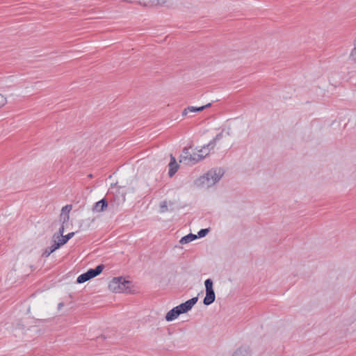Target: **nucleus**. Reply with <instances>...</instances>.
I'll list each match as a JSON object with an SVG mask.
<instances>
[{
  "instance_id": "nucleus-1",
  "label": "nucleus",
  "mask_w": 356,
  "mask_h": 356,
  "mask_svg": "<svg viewBox=\"0 0 356 356\" xmlns=\"http://www.w3.org/2000/svg\"><path fill=\"white\" fill-rule=\"evenodd\" d=\"M223 174L224 172L221 168L212 169L202 177V183H204V180H207V186H212L221 179Z\"/></svg>"
},
{
  "instance_id": "nucleus-2",
  "label": "nucleus",
  "mask_w": 356,
  "mask_h": 356,
  "mask_svg": "<svg viewBox=\"0 0 356 356\" xmlns=\"http://www.w3.org/2000/svg\"><path fill=\"white\" fill-rule=\"evenodd\" d=\"M198 300V296L193 297L186 302L181 303L178 306H176V308L178 309L180 314L187 313L189 312L193 307L197 303Z\"/></svg>"
},
{
  "instance_id": "nucleus-3",
  "label": "nucleus",
  "mask_w": 356,
  "mask_h": 356,
  "mask_svg": "<svg viewBox=\"0 0 356 356\" xmlns=\"http://www.w3.org/2000/svg\"><path fill=\"white\" fill-rule=\"evenodd\" d=\"M125 195L126 193L124 191L122 187H119L115 194L113 195V197L111 199V202L113 201L117 203V204H120L124 203L125 202Z\"/></svg>"
},
{
  "instance_id": "nucleus-4",
  "label": "nucleus",
  "mask_w": 356,
  "mask_h": 356,
  "mask_svg": "<svg viewBox=\"0 0 356 356\" xmlns=\"http://www.w3.org/2000/svg\"><path fill=\"white\" fill-rule=\"evenodd\" d=\"M108 206V202L106 197L102 198L99 201L95 203L92 206V211L93 212H102L106 210V209Z\"/></svg>"
},
{
  "instance_id": "nucleus-5",
  "label": "nucleus",
  "mask_w": 356,
  "mask_h": 356,
  "mask_svg": "<svg viewBox=\"0 0 356 356\" xmlns=\"http://www.w3.org/2000/svg\"><path fill=\"white\" fill-rule=\"evenodd\" d=\"M120 293H131V287L133 286L132 282L129 280H126L122 277H120Z\"/></svg>"
},
{
  "instance_id": "nucleus-6",
  "label": "nucleus",
  "mask_w": 356,
  "mask_h": 356,
  "mask_svg": "<svg viewBox=\"0 0 356 356\" xmlns=\"http://www.w3.org/2000/svg\"><path fill=\"white\" fill-rule=\"evenodd\" d=\"M108 289L115 293H120V277H113L108 284Z\"/></svg>"
},
{
  "instance_id": "nucleus-7",
  "label": "nucleus",
  "mask_w": 356,
  "mask_h": 356,
  "mask_svg": "<svg viewBox=\"0 0 356 356\" xmlns=\"http://www.w3.org/2000/svg\"><path fill=\"white\" fill-rule=\"evenodd\" d=\"M104 267V265L101 264L94 268L88 269L86 272L88 274H89L90 279L94 278L96 276L99 275L102 272Z\"/></svg>"
},
{
  "instance_id": "nucleus-8",
  "label": "nucleus",
  "mask_w": 356,
  "mask_h": 356,
  "mask_svg": "<svg viewBox=\"0 0 356 356\" xmlns=\"http://www.w3.org/2000/svg\"><path fill=\"white\" fill-rule=\"evenodd\" d=\"M215 300H216V295H215L214 290L206 291V296L204 297V298L203 300V304L207 306L210 305L213 302H214Z\"/></svg>"
},
{
  "instance_id": "nucleus-9",
  "label": "nucleus",
  "mask_w": 356,
  "mask_h": 356,
  "mask_svg": "<svg viewBox=\"0 0 356 356\" xmlns=\"http://www.w3.org/2000/svg\"><path fill=\"white\" fill-rule=\"evenodd\" d=\"M232 356H251V350L248 346H241L234 352Z\"/></svg>"
},
{
  "instance_id": "nucleus-10",
  "label": "nucleus",
  "mask_w": 356,
  "mask_h": 356,
  "mask_svg": "<svg viewBox=\"0 0 356 356\" xmlns=\"http://www.w3.org/2000/svg\"><path fill=\"white\" fill-rule=\"evenodd\" d=\"M179 315L180 313L179 312L178 309L175 307L166 314L165 318L167 321L170 322L176 319Z\"/></svg>"
},
{
  "instance_id": "nucleus-11",
  "label": "nucleus",
  "mask_w": 356,
  "mask_h": 356,
  "mask_svg": "<svg viewBox=\"0 0 356 356\" xmlns=\"http://www.w3.org/2000/svg\"><path fill=\"white\" fill-rule=\"evenodd\" d=\"M54 244L50 247L47 248L42 254V257H48L52 252L60 248V247L57 243L56 240H53Z\"/></svg>"
},
{
  "instance_id": "nucleus-12",
  "label": "nucleus",
  "mask_w": 356,
  "mask_h": 356,
  "mask_svg": "<svg viewBox=\"0 0 356 356\" xmlns=\"http://www.w3.org/2000/svg\"><path fill=\"white\" fill-rule=\"evenodd\" d=\"M74 234L75 232H70L65 236L63 234L60 238L56 239V242L59 246L61 247L62 245L67 243V241L74 236Z\"/></svg>"
},
{
  "instance_id": "nucleus-13",
  "label": "nucleus",
  "mask_w": 356,
  "mask_h": 356,
  "mask_svg": "<svg viewBox=\"0 0 356 356\" xmlns=\"http://www.w3.org/2000/svg\"><path fill=\"white\" fill-rule=\"evenodd\" d=\"M197 238V236L196 234H192V233H190L184 236H183L180 241H179V243L181 244H186V243H188L195 239Z\"/></svg>"
},
{
  "instance_id": "nucleus-14",
  "label": "nucleus",
  "mask_w": 356,
  "mask_h": 356,
  "mask_svg": "<svg viewBox=\"0 0 356 356\" xmlns=\"http://www.w3.org/2000/svg\"><path fill=\"white\" fill-rule=\"evenodd\" d=\"M168 0H145L143 6H153L157 5H163L166 3Z\"/></svg>"
},
{
  "instance_id": "nucleus-15",
  "label": "nucleus",
  "mask_w": 356,
  "mask_h": 356,
  "mask_svg": "<svg viewBox=\"0 0 356 356\" xmlns=\"http://www.w3.org/2000/svg\"><path fill=\"white\" fill-rule=\"evenodd\" d=\"M192 156H193V155L191 154L189 152V148L185 147L182 150V154L180 156L181 159L179 161L181 162L182 161H186V160H188L190 161V157H192Z\"/></svg>"
},
{
  "instance_id": "nucleus-16",
  "label": "nucleus",
  "mask_w": 356,
  "mask_h": 356,
  "mask_svg": "<svg viewBox=\"0 0 356 356\" xmlns=\"http://www.w3.org/2000/svg\"><path fill=\"white\" fill-rule=\"evenodd\" d=\"M207 155H208V152H207L205 154V155H203L202 154H194L192 157H190V161L192 162L193 164L197 163V162H199L201 160H202L203 159H204L205 156Z\"/></svg>"
},
{
  "instance_id": "nucleus-17",
  "label": "nucleus",
  "mask_w": 356,
  "mask_h": 356,
  "mask_svg": "<svg viewBox=\"0 0 356 356\" xmlns=\"http://www.w3.org/2000/svg\"><path fill=\"white\" fill-rule=\"evenodd\" d=\"M89 274L87 272L81 274L76 279V283L82 284L86 282L88 280H90Z\"/></svg>"
},
{
  "instance_id": "nucleus-18",
  "label": "nucleus",
  "mask_w": 356,
  "mask_h": 356,
  "mask_svg": "<svg viewBox=\"0 0 356 356\" xmlns=\"http://www.w3.org/2000/svg\"><path fill=\"white\" fill-rule=\"evenodd\" d=\"M168 166H169L168 175L170 177H172L175 175V173L178 170L179 165L177 163H174L173 165H172L171 164H169Z\"/></svg>"
},
{
  "instance_id": "nucleus-19",
  "label": "nucleus",
  "mask_w": 356,
  "mask_h": 356,
  "mask_svg": "<svg viewBox=\"0 0 356 356\" xmlns=\"http://www.w3.org/2000/svg\"><path fill=\"white\" fill-rule=\"evenodd\" d=\"M216 145V143L213 142V140H212L207 145L203 146L202 149H200L199 152H203L204 149H208V152H209L211 149H213L214 148Z\"/></svg>"
},
{
  "instance_id": "nucleus-20",
  "label": "nucleus",
  "mask_w": 356,
  "mask_h": 356,
  "mask_svg": "<svg viewBox=\"0 0 356 356\" xmlns=\"http://www.w3.org/2000/svg\"><path fill=\"white\" fill-rule=\"evenodd\" d=\"M65 230L64 225H61L58 231L53 235V240H56L57 238H60V236L63 234Z\"/></svg>"
},
{
  "instance_id": "nucleus-21",
  "label": "nucleus",
  "mask_w": 356,
  "mask_h": 356,
  "mask_svg": "<svg viewBox=\"0 0 356 356\" xmlns=\"http://www.w3.org/2000/svg\"><path fill=\"white\" fill-rule=\"evenodd\" d=\"M213 282L211 278H208L204 281V286H205L206 291L213 290Z\"/></svg>"
},
{
  "instance_id": "nucleus-22",
  "label": "nucleus",
  "mask_w": 356,
  "mask_h": 356,
  "mask_svg": "<svg viewBox=\"0 0 356 356\" xmlns=\"http://www.w3.org/2000/svg\"><path fill=\"white\" fill-rule=\"evenodd\" d=\"M209 232H210V228L201 229L197 232V238H203V237L206 236Z\"/></svg>"
},
{
  "instance_id": "nucleus-23",
  "label": "nucleus",
  "mask_w": 356,
  "mask_h": 356,
  "mask_svg": "<svg viewBox=\"0 0 356 356\" xmlns=\"http://www.w3.org/2000/svg\"><path fill=\"white\" fill-rule=\"evenodd\" d=\"M70 216L68 213H61L60 215V221L62 222V225H65L69 221Z\"/></svg>"
},
{
  "instance_id": "nucleus-24",
  "label": "nucleus",
  "mask_w": 356,
  "mask_h": 356,
  "mask_svg": "<svg viewBox=\"0 0 356 356\" xmlns=\"http://www.w3.org/2000/svg\"><path fill=\"white\" fill-rule=\"evenodd\" d=\"M168 203L166 201H163L160 203V211L164 213L168 211Z\"/></svg>"
},
{
  "instance_id": "nucleus-25",
  "label": "nucleus",
  "mask_w": 356,
  "mask_h": 356,
  "mask_svg": "<svg viewBox=\"0 0 356 356\" xmlns=\"http://www.w3.org/2000/svg\"><path fill=\"white\" fill-rule=\"evenodd\" d=\"M72 206L71 204H67L62 208L61 213L69 214V213L72 210Z\"/></svg>"
},
{
  "instance_id": "nucleus-26",
  "label": "nucleus",
  "mask_w": 356,
  "mask_h": 356,
  "mask_svg": "<svg viewBox=\"0 0 356 356\" xmlns=\"http://www.w3.org/2000/svg\"><path fill=\"white\" fill-rule=\"evenodd\" d=\"M188 109L190 112H200L202 111V106L196 107V106H188Z\"/></svg>"
},
{
  "instance_id": "nucleus-27",
  "label": "nucleus",
  "mask_w": 356,
  "mask_h": 356,
  "mask_svg": "<svg viewBox=\"0 0 356 356\" xmlns=\"http://www.w3.org/2000/svg\"><path fill=\"white\" fill-rule=\"evenodd\" d=\"M7 102L6 98L0 94V108L3 106Z\"/></svg>"
},
{
  "instance_id": "nucleus-28",
  "label": "nucleus",
  "mask_w": 356,
  "mask_h": 356,
  "mask_svg": "<svg viewBox=\"0 0 356 356\" xmlns=\"http://www.w3.org/2000/svg\"><path fill=\"white\" fill-rule=\"evenodd\" d=\"M222 134H223V130H222L220 133L218 134L216 136V137L213 139V142L217 143L218 141H219L220 140H221V139H222Z\"/></svg>"
},
{
  "instance_id": "nucleus-29",
  "label": "nucleus",
  "mask_w": 356,
  "mask_h": 356,
  "mask_svg": "<svg viewBox=\"0 0 356 356\" xmlns=\"http://www.w3.org/2000/svg\"><path fill=\"white\" fill-rule=\"evenodd\" d=\"M134 0H123V1L128 2V3H132ZM139 5L143 6V2H145V0H137Z\"/></svg>"
},
{
  "instance_id": "nucleus-30",
  "label": "nucleus",
  "mask_w": 356,
  "mask_h": 356,
  "mask_svg": "<svg viewBox=\"0 0 356 356\" xmlns=\"http://www.w3.org/2000/svg\"><path fill=\"white\" fill-rule=\"evenodd\" d=\"M174 163H177L176 159L172 156V154L170 155V161L169 164H171L172 165H174Z\"/></svg>"
},
{
  "instance_id": "nucleus-31",
  "label": "nucleus",
  "mask_w": 356,
  "mask_h": 356,
  "mask_svg": "<svg viewBox=\"0 0 356 356\" xmlns=\"http://www.w3.org/2000/svg\"><path fill=\"white\" fill-rule=\"evenodd\" d=\"M212 105V103H208L207 104L204 106H202V111H204L205 108H210Z\"/></svg>"
},
{
  "instance_id": "nucleus-32",
  "label": "nucleus",
  "mask_w": 356,
  "mask_h": 356,
  "mask_svg": "<svg viewBox=\"0 0 356 356\" xmlns=\"http://www.w3.org/2000/svg\"><path fill=\"white\" fill-rule=\"evenodd\" d=\"M188 111H189V110L188 109V107L186 108H185L183 111H182V115L183 116H185L188 114Z\"/></svg>"
},
{
  "instance_id": "nucleus-33",
  "label": "nucleus",
  "mask_w": 356,
  "mask_h": 356,
  "mask_svg": "<svg viewBox=\"0 0 356 356\" xmlns=\"http://www.w3.org/2000/svg\"><path fill=\"white\" fill-rule=\"evenodd\" d=\"M106 339V337H105V335H104V334L101 335L100 337H97V339L98 341H100L101 339L104 340V339Z\"/></svg>"
},
{
  "instance_id": "nucleus-34",
  "label": "nucleus",
  "mask_w": 356,
  "mask_h": 356,
  "mask_svg": "<svg viewBox=\"0 0 356 356\" xmlns=\"http://www.w3.org/2000/svg\"><path fill=\"white\" fill-rule=\"evenodd\" d=\"M63 307H64V303L63 302L58 303V309H60Z\"/></svg>"
}]
</instances>
